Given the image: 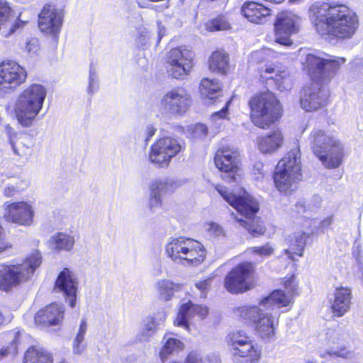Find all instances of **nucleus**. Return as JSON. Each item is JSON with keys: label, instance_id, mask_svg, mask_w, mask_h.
<instances>
[{"label": "nucleus", "instance_id": "obj_43", "mask_svg": "<svg viewBox=\"0 0 363 363\" xmlns=\"http://www.w3.org/2000/svg\"><path fill=\"white\" fill-rule=\"evenodd\" d=\"M12 339L9 345L4 346L0 349V360L9 357H14L18 353V345L19 343V333L11 332L9 333Z\"/></svg>", "mask_w": 363, "mask_h": 363}, {"label": "nucleus", "instance_id": "obj_64", "mask_svg": "<svg viewBox=\"0 0 363 363\" xmlns=\"http://www.w3.org/2000/svg\"><path fill=\"white\" fill-rule=\"evenodd\" d=\"M157 270V274H161V266H160V263H158V269Z\"/></svg>", "mask_w": 363, "mask_h": 363}, {"label": "nucleus", "instance_id": "obj_20", "mask_svg": "<svg viewBox=\"0 0 363 363\" xmlns=\"http://www.w3.org/2000/svg\"><path fill=\"white\" fill-rule=\"evenodd\" d=\"M282 284L285 291L275 290L269 296L263 298V305L274 303L278 308L289 306L295 294H297L298 284L294 275L285 277L282 280Z\"/></svg>", "mask_w": 363, "mask_h": 363}, {"label": "nucleus", "instance_id": "obj_42", "mask_svg": "<svg viewBox=\"0 0 363 363\" xmlns=\"http://www.w3.org/2000/svg\"><path fill=\"white\" fill-rule=\"evenodd\" d=\"M228 342L232 347V352L235 350V348H240L247 344L252 342L250 337L247 333L241 330H237L232 332L228 335Z\"/></svg>", "mask_w": 363, "mask_h": 363}, {"label": "nucleus", "instance_id": "obj_36", "mask_svg": "<svg viewBox=\"0 0 363 363\" xmlns=\"http://www.w3.org/2000/svg\"><path fill=\"white\" fill-rule=\"evenodd\" d=\"M229 65L228 55L224 51H215L208 61L209 69L212 72L225 74Z\"/></svg>", "mask_w": 363, "mask_h": 363}, {"label": "nucleus", "instance_id": "obj_12", "mask_svg": "<svg viewBox=\"0 0 363 363\" xmlns=\"http://www.w3.org/2000/svg\"><path fill=\"white\" fill-rule=\"evenodd\" d=\"M255 285L254 266L247 262L238 264L225 278V288L233 294L245 292Z\"/></svg>", "mask_w": 363, "mask_h": 363}, {"label": "nucleus", "instance_id": "obj_8", "mask_svg": "<svg viewBox=\"0 0 363 363\" xmlns=\"http://www.w3.org/2000/svg\"><path fill=\"white\" fill-rule=\"evenodd\" d=\"M324 35L328 38L347 40L351 38L359 27L357 14L347 6L338 5L333 7L328 16Z\"/></svg>", "mask_w": 363, "mask_h": 363}, {"label": "nucleus", "instance_id": "obj_39", "mask_svg": "<svg viewBox=\"0 0 363 363\" xmlns=\"http://www.w3.org/2000/svg\"><path fill=\"white\" fill-rule=\"evenodd\" d=\"M178 186L177 182L170 179H157L150 185V193L161 198L168 191Z\"/></svg>", "mask_w": 363, "mask_h": 363}, {"label": "nucleus", "instance_id": "obj_34", "mask_svg": "<svg viewBox=\"0 0 363 363\" xmlns=\"http://www.w3.org/2000/svg\"><path fill=\"white\" fill-rule=\"evenodd\" d=\"M164 345L160 352L161 361L164 363L169 356L178 353L184 347V343L179 339L166 334L163 337Z\"/></svg>", "mask_w": 363, "mask_h": 363}, {"label": "nucleus", "instance_id": "obj_38", "mask_svg": "<svg viewBox=\"0 0 363 363\" xmlns=\"http://www.w3.org/2000/svg\"><path fill=\"white\" fill-rule=\"evenodd\" d=\"M200 92L203 97L214 100L220 96V84L217 79H203L200 83Z\"/></svg>", "mask_w": 363, "mask_h": 363}, {"label": "nucleus", "instance_id": "obj_41", "mask_svg": "<svg viewBox=\"0 0 363 363\" xmlns=\"http://www.w3.org/2000/svg\"><path fill=\"white\" fill-rule=\"evenodd\" d=\"M53 248L57 250H69L74 245V238L67 234L59 233L51 238Z\"/></svg>", "mask_w": 363, "mask_h": 363}, {"label": "nucleus", "instance_id": "obj_15", "mask_svg": "<svg viewBox=\"0 0 363 363\" xmlns=\"http://www.w3.org/2000/svg\"><path fill=\"white\" fill-rule=\"evenodd\" d=\"M181 150L182 145L177 139L170 136L163 137L150 147L148 160L158 167H167Z\"/></svg>", "mask_w": 363, "mask_h": 363}, {"label": "nucleus", "instance_id": "obj_10", "mask_svg": "<svg viewBox=\"0 0 363 363\" xmlns=\"http://www.w3.org/2000/svg\"><path fill=\"white\" fill-rule=\"evenodd\" d=\"M345 62L344 58H324L310 53L306 56L302 64L303 69L308 72L313 81L324 82L329 81Z\"/></svg>", "mask_w": 363, "mask_h": 363}, {"label": "nucleus", "instance_id": "obj_30", "mask_svg": "<svg viewBox=\"0 0 363 363\" xmlns=\"http://www.w3.org/2000/svg\"><path fill=\"white\" fill-rule=\"evenodd\" d=\"M284 137L281 132L276 130L272 133L262 135L257 138L258 149L262 153H272L279 150L282 145Z\"/></svg>", "mask_w": 363, "mask_h": 363}, {"label": "nucleus", "instance_id": "obj_23", "mask_svg": "<svg viewBox=\"0 0 363 363\" xmlns=\"http://www.w3.org/2000/svg\"><path fill=\"white\" fill-rule=\"evenodd\" d=\"M6 218L9 221L21 225H30L34 211L31 205L25 201L14 202L7 205Z\"/></svg>", "mask_w": 363, "mask_h": 363}, {"label": "nucleus", "instance_id": "obj_9", "mask_svg": "<svg viewBox=\"0 0 363 363\" xmlns=\"http://www.w3.org/2000/svg\"><path fill=\"white\" fill-rule=\"evenodd\" d=\"M251 120L257 127L265 128L281 114V106L274 94L267 91L254 96L250 101Z\"/></svg>", "mask_w": 363, "mask_h": 363}, {"label": "nucleus", "instance_id": "obj_37", "mask_svg": "<svg viewBox=\"0 0 363 363\" xmlns=\"http://www.w3.org/2000/svg\"><path fill=\"white\" fill-rule=\"evenodd\" d=\"M24 363H53V359L45 350L30 347L25 353Z\"/></svg>", "mask_w": 363, "mask_h": 363}, {"label": "nucleus", "instance_id": "obj_7", "mask_svg": "<svg viewBox=\"0 0 363 363\" xmlns=\"http://www.w3.org/2000/svg\"><path fill=\"white\" fill-rule=\"evenodd\" d=\"M165 250L172 261L186 266H197L201 264L206 254L201 242L185 237L172 238L167 243Z\"/></svg>", "mask_w": 363, "mask_h": 363}, {"label": "nucleus", "instance_id": "obj_33", "mask_svg": "<svg viewBox=\"0 0 363 363\" xmlns=\"http://www.w3.org/2000/svg\"><path fill=\"white\" fill-rule=\"evenodd\" d=\"M232 353L235 363H257L260 357L259 352L255 347L252 342L242 347L235 348Z\"/></svg>", "mask_w": 363, "mask_h": 363}, {"label": "nucleus", "instance_id": "obj_31", "mask_svg": "<svg viewBox=\"0 0 363 363\" xmlns=\"http://www.w3.org/2000/svg\"><path fill=\"white\" fill-rule=\"evenodd\" d=\"M165 319L166 313L164 311L157 312L154 315L144 319L138 336L139 340H147L155 333L157 327L164 322Z\"/></svg>", "mask_w": 363, "mask_h": 363}, {"label": "nucleus", "instance_id": "obj_51", "mask_svg": "<svg viewBox=\"0 0 363 363\" xmlns=\"http://www.w3.org/2000/svg\"><path fill=\"white\" fill-rule=\"evenodd\" d=\"M326 340L329 345H339L342 342L340 333L334 330H328L326 333Z\"/></svg>", "mask_w": 363, "mask_h": 363}, {"label": "nucleus", "instance_id": "obj_11", "mask_svg": "<svg viewBox=\"0 0 363 363\" xmlns=\"http://www.w3.org/2000/svg\"><path fill=\"white\" fill-rule=\"evenodd\" d=\"M191 104L190 95L183 87L173 88L167 91L160 102V111L168 118L183 116Z\"/></svg>", "mask_w": 363, "mask_h": 363}, {"label": "nucleus", "instance_id": "obj_16", "mask_svg": "<svg viewBox=\"0 0 363 363\" xmlns=\"http://www.w3.org/2000/svg\"><path fill=\"white\" fill-rule=\"evenodd\" d=\"M301 21V17L292 11L279 13L274 23L275 42L286 47L292 45L291 36L298 33Z\"/></svg>", "mask_w": 363, "mask_h": 363}, {"label": "nucleus", "instance_id": "obj_63", "mask_svg": "<svg viewBox=\"0 0 363 363\" xmlns=\"http://www.w3.org/2000/svg\"><path fill=\"white\" fill-rule=\"evenodd\" d=\"M289 1L293 4H300L302 0H289Z\"/></svg>", "mask_w": 363, "mask_h": 363}, {"label": "nucleus", "instance_id": "obj_48", "mask_svg": "<svg viewBox=\"0 0 363 363\" xmlns=\"http://www.w3.org/2000/svg\"><path fill=\"white\" fill-rule=\"evenodd\" d=\"M150 39V34L145 28L138 29V35L136 38L138 46L142 47L147 45Z\"/></svg>", "mask_w": 363, "mask_h": 363}, {"label": "nucleus", "instance_id": "obj_46", "mask_svg": "<svg viewBox=\"0 0 363 363\" xmlns=\"http://www.w3.org/2000/svg\"><path fill=\"white\" fill-rule=\"evenodd\" d=\"M23 184V181L7 184L4 189V195L8 198L17 195L24 189Z\"/></svg>", "mask_w": 363, "mask_h": 363}, {"label": "nucleus", "instance_id": "obj_57", "mask_svg": "<svg viewBox=\"0 0 363 363\" xmlns=\"http://www.w3.org/2000/svg\"><path fill=\"white\" fill-rule=\"evenodd\" d=\"M8 247L9 245L4 238L3 228L0 225V253L4 252Z\"/></svg>", "mask_w": 363, "mask_h": 363}, {"label": "nucleus", "instance_id": "obj_59", "mask_svg": "<svg viewBox=\"0 0 363 363\" xmlns=\"http://www.w3.org/2000/svg\"><path fill=\"white\" fill-rule=\"evenodd\" d=\"M156 132V129L152 126H149L147 128V138L146 140H148L151 137H152Z\"/></svg>", "mask_w": 363, "mask_h": 363}, {"label": "nucleus", "instance_id": "obj_5", "mask_svg": "<svg viewBox=\"0 0 363 363\" xmlns=\"http://www.w3.org/2000/svg\"><path fill=\"white\" fill-rule=\"evenodd\" d=\"M41 263L40 253L35 251L20 264L0 265V290L9 291L28 281Z\"/></svg>", "mask_w": 363, "mask_h": 363}, {"label": "nucleus", "instance_id": "obj_25", "mask_svg": "<svg viewBox=\"0 0 363 363\" xmlns=\"http://www.w3.org/2000/svg\"><path fill=\"white\" fill-rule=\"evenodd\" d=\"M23 23L16 18L9 4L6 0H0V35L8 38Z\"/></svg>", "mask_w": 363, "mask_h": 363}, {"label": "nucleus", "instance_id": "obj_54", "mask_svg": "<svg viewBox=\"0 0 363 363\" xmlns=\"http://www.w3.org/2000/svg\"><path fill=\"white\" fill-rule=\"evenodd\" d=\"M26 50L31 55L36 54L39 50L38 40L33 38L29 40L26 46Z\"/></svg>", "mask_w": 363, "mask_h": 363}, {"label": "nucleus", "instance_id": "obj_6", "mask_svg": "<svg viewBox=\"0 0 363 363\" xmlns=\"http://www.w3.org/2000/svg\"><path fill=\"white\" fill-rule=\"evenodd\" d=\"M301 153L291 150L279 162L274 175L277 189L284 194L294 191L301 180Z\"/></svg>", "mask_w": 363, "mask_h": 363}, {"label": "nucleus", "instance_id": "obj_13", "mask_svg": "<svg viewBox=\"0 0 363 363\" xmlns=\"http://www.w3.org/2000/svg\"><path fill=\"white\" fill-rule=\"evenodd\" d=\"M194 53L185 46L172 48L166 62L167 72L177 79H183L188 76L194 67Z\"/></svg>", "mask_w": 363, "mask_h": 363}, {"label": "nucleus", "instance_id": "obj_61", "mask_svg": "<svg viewBox=\"0 0 363 363\" xmlns=\"http://www.w3.org/2000/svg\"><path fill=\"white\" fill-rule=\"evenodd\" d=\"M5 322V318L4 317V315H2V313L0 312V325L4 324Z\"/></svg>", "mask_w": 363, "mask_h": 363}, {"label": "nucleus", "instance_id": "obj_40", "mask_svg": "<svg viewBox=\"0 0 363 363\" xmlns=\"http://www.w3.org/2000/svg\"><path fill=\"white\" fill-rule=\"evenodd\" d=\"M33 145V138L28 135L21 136L16 142L12 143L13 150L20 156L30 155Z\"/></svg>", "mask_w": 363, "mask_h": 363}, {"label": "nucleus", "instance_id": "obj_53", "mask_svg": "<svg viewBox=\"0 0 363 363\" xmlns=\"http://www.w3.org/2000/svg\"><path fill=\"white\" fill-rule=\"evenodd\" d=\"M208 231L211 235L216 237L225 235V231L223 227L216 223H211L208 224Z\"/></svg>", "mask_w": 363, "mask_h": 363}, {"label": "nucleus", "instance_id": "obj_32", "mask_svg": "<svg viewBox=\"0 0 363 363\" xmlns=\"http://www.w3.org/2000/svg\"><path fill=\"white\" fill-rule=\"evenodd\" d=\"M310 236V233L301 230L294 233L289 241V248L284 250L285 254L289 255V257L293 261L296 260L294 255L303 257L306 240Z\"/></svg>", "mask_w": 363, "mask_h": 363}, {"label": "nucleus", "instance_id": "obj_4", "mask_svg": "<svg viewBox=\"0 0 363 363\" xmlns=\"http://www.w3.org/2000/svg\"><path fill=\"white\" fill-rule=\"evenodd\" d=\"M263 299L258 306H242L235 311L240 318L254 323L256 334L262 339H272L279 325V315L274 314V303L263 305Z\"/></svg>", "mask_w": 363, "mask_h": 363}, {"label": "nucleus", "instance_id": "obj_50", "mask_svg": "<svg viewBox=\"0 0 363 363\" xmlns=\"http://www.w3.org/2000/svg\"><path fill=\"white\" fill-rule=\"evenodd\" d=\"M208 128L202 123L196 124L191 130V135L194 138H203L207 135Z\"/></svg>", "mask_w": 363, "mask_h": 363}, {"label": "nucleus", "instance_id": "obj_29", "mask_svg": "<svg viewBox=\"0 0 363 363\" xmlns=\"http://www.w3.org/2000/svg\"><path fill=\"white\" fill-rule=\"evenodd\" d=\"M242 13L250 22L262 23L271 15V9L264 5L255 2H245L241 9Z\"/></svg>", "mask_w": 363, "mask_h": 363}, {"label": "nucleus", "instance_id": "obj_58", "mask_svg": "<svg viewBox=\"0 0 363 363\" xmlns=\"http://www.w3.org/2000/svg\"><path fill=\"white\" fill-rule=\"evenodd\" d=\"M157 29H158V40H157V43H159L161 38H162V36L164 34V27L162 25L161 22L159 21H157Z\"/></svg>", "mask_w": 363, "mask_h": 363}, {"label": "nucleus", "instance_id": "obj_26", "mask_svg": "<svg viewBox=\"0 0 363 363\" xmlns=\"http://www.w3.org/2000/svg\"><path fill=\"white\" fill-rule=\"evenodd\" d=\"M333 6L327 3L315 2L308 9V16L317 32L324 35L328 21V16Z\"/></svg>", "mask_w": 363, "mask_h": 363}, {"label": "nucleus", "instance_id": "obj_35", "mask_svg": "<svg viewBox=\"0 0 363 363\" xmlns=\"http://www.w3.org/2000/svg\"><path fill=\"white\" fill-rule=\"evenodd\" d=\"M181 288V284L166 279L158 280L155 284V289L159 298L166 301H169L174 293L179 291Z\"/></svg>", "mask_w": 363, "mask_h": 363}, {"label": "nucleus", "instance_id": "obj_24", "mask_svg": "<svg viewBox=\"0 0 363 363\" xmlns=\"http://www.w3.org/2000/svg\"><path fill=\"white\" fill-rule=\"evenodd\" d=\"M55 290L62 292L72 308L75 306L77 281L69 269L65 268L58 275L55 281Z\"/></svg>", "mask_w": 363, "mask_h": 363}, {"label": "nucleus", "instance_id": "obj_19", "mask_svg": "<svg viewBox=\"0 0 363 363\" xmlns=\"http://www.w3.org/2000/svg\"><path fill=\"white\" fill-rule=\"evenodd\" d=\"M62 20V10L46 4L39 14L38 26L41 31L56 35L60 31Z\"/></svg>", "mask_w": 363, "mask_h": 363}, {"label": "nucleus", "instance_id": "obj_56", "mask_svg": "<svg viewBox=\"0 0 363 363\" xmlns=\"http://www.w3.org/2000/svg\"><path fill=\"white\" fill-rule=\"evenodd\" d=\"M185 363H203V362L198 354L191 352L186 357Z\"/></svg>", "mask_w": 363, "mask_h": 363}, {"label": "nucleus", "instance_id": "obj_52", "mask_svg": "<svg viewBox=\"0 0 363 363\" xmlns=\"http://www.w3.org/2000/svg\"><path fill=\"white\" fill-rule=\"evenodd\" d=\"M161 204L162 199L150 193L147 203L149 210L155 213L161 206Z\"/></svg>", "mask_w": 363, "mask_h": 363}, {"label": "nucleus", "instance_id": "obj_3", "mask_svg": "<svg viewBox=\"0 0 363 363\" xmlns=\"http://www.w3.org/2000/svg\"><path fill=\"white\" fill-rule=\"evenodd\" d=\"M308 140L314 155L325 168L335 169L340 166L344 148L338 138L320 129H313Z\"/></svg>", "mask_w": 363, "mask_h": 363}, {"label": "nucleus", "instance_id": "obj_49", "mask_svg": "<svg viewBox=\"0 0 363 363\" xmlns=\"http://www.w3.org/2000/svg\"><path fill=\"white\" fill-rule=\"evenodd\" d=\"M230 104V101H228L223 108H222L219 111L213 113L211 116V121L213 123H216L217 121H218V125H221V121L224 119L228 113V108Z\"/></svg>", "mask_w": 363, "mask_h": 363}, {"label": "nucleus", "instance_id": "obj_60", "mask_svg": "<svg viewBox=\"0 0 363 363\" xmlns=\"http://www.w3.org/2000/svg\"><path fill=\"white\" fill-rule=\"evenodd\" d=\"M332 223V218L328 217L321 222V227L326 228Z\"/></svg>", "mask_w": 363, "mask_h": 363}, {"label": "nucleus", "instance_id": "obj_18", "mask_svg": "<svg viewBox=\"0 0 363 363\" xmlns=\"http://www.w3.org/2000/svg\"><path fill=\"white\" fill-rule=\"evenodd\" d=\"M27 78V72L13 61L0 65V89H12L23 84Z\"/></svg>", "mask_w": 363, "mask_h": 363}, {"label": "nucleus", "instance_id": "obj_55", "mask_svg": "<svg viewBox=\"0 0 363 363\" xmlns=\"http://www.w3.org/2000/svg\"><path fill=\"white\" fill-rule=\"evenodd\" d=\"M212 282V279L211 278L206 279L205 280L199 281L196 284V286L198 289H199L202 293L208 289Z\"/></svg>", "mask_w": 363, "mask_h": 363}, {"label": "nucleus", "instance_id": "obj_1", "mask_svg": "<svg viewBox=\"0 0 363 363\" xmlns=\"http://www.w3.org/2000/svg\"><path fill=\"white\" fill-rule=\"evenodd\" d=\"M215 188L226 202L239 212L241 216H245V219H242L238 218L235 213H232L233 218L240 225L246 228L255 237L264 233L265 228L259 218L256 216L259 206L253 196L244 189H240L239 193L235 194L230 192L226 186L220 184L216 185Z\"/></svg>", "mask_w": 363, "mask_h": 363}, {"label": "nucleus", "instance_id": "obj_45", "mask_svg": "<svg viewBox=\"0 0 363 363\" xmlns=\"http://www.w3.org/2000/svg\"><path fill=\"white\" fill-rule=\"evenodd\" d=\"M86 330V324L83 321L80 325L79 332L74 340L73 350L76 354H80L84 350V345H81L84 340V335Z\"/></svg>", "mask_w": 363, "mask_h": 363}, {"label": "nucleus", "instance_id": "obj_22", "mask_svg": "<svg viewBox=\"0 0 363 363\" xmlns=\"http://www.w3.org/2000/svg\"><path fill=\"white\" fill-rule=\"evenodd\" d=\"M260 77L263 79H273L281 91L291 88L293 79L286 68H281L277 65H266L259 68Z\"/></svg>", "mask_w": 363, "mask_h": 363}, {"label": "nucleus", "instance_id": "obj_17", "mask_svg": "<svg viewBox=\"0 0 363 363\" xmlns=\"http://www.w3.org/2000/svg\"><path fill=\"white\" fill-rule=\"evenodd\" d=\"M328 92L325 87L318 82L306 86L301 96V106L306 111H313L325 106Z\"/></svg>", "mask_w": 363, "mask_h": 363}, {"label": "nucleus", "instance_id": "obj_28", "mask_svg": "<svg viewBox=\"0 0 363 363\" xmlns=\"http://www.w3.org/2000/svg\"><path fill=\"white\" fill-rule=\"evenodd\" d=\"M63 315L62 307L56 303H52L36 313L35 321L37 324L56 325L61 323Z\"/></svg>", "mask_w": 363, "mask_h": 363}, {"label": "nucleus", "instance_id": "obj_62", "mask_svg": "<svg viewBox=\"0 0 363 363\" xmlns=\"http://www.w3.org/2000/svg\"><path fill=\"white\" fill-rule=\"evenodd\" d=\"M263 52H264L263 51H257V52H255L254 55L256 57H261L262 55Z\"/></svg>", "mask_w": 363, "mask_h": 363}, {"label": "nucleus", "instance_id": "obj_21", "mask_svg": "<svg viewBox=\"0 0 363 363\" xmlns=\"http://www.w3.org/2000/svg\"><path fill=\"white\" fill-rule=\"evenodd\" d=\"M208 313L207 307L193 304L189 301L181 305L174 324L176 326L189 329L190 324L203 320Z\"/></svg>", "mask_w": 363, "mask_h": 363}, {"label": "nucleus", "instance_id": "obj_27", "mask_svg": "<svg viewBox=\"0 0 363 363\" xmlns=\"http://www.w3.org/2000/svg\"><path fill=\"white\" fill-rule=\"evenodd\" d=\"M351 290L345 287L336 289L333 297L330 299V308L334 316L342 317L350 308Z\"/></svg>", "mask_w": 363, "mask_h": 363}, {"label": "nucleus", "instance_id": "obj_44", "mask_svg": "<svg viewBox=\"0 0 363 363\" xmlns=\"http://www.w3.org/2000/svg\"><path fill=\"white\" fill-rule=\"evenodd\" d=\"M206 29L208 31L227 30L230 28V23L228 18L220 15L205 23Z\"/></svg>", "mask_w": 363, "mask_h": 363}, {"label": "nucleus", "instance_id": "obj_14", "mask_svg": "<svg viewBox=\"0 0 363 363\" xmlns=\"http://www.w3.org/2000/svg\"><path fill=\"white\" fill-rule=\"evenodd\" d=\"M238 157V150L229 147H221L216 152L215 164L223 172L221 177L228 183H236L241 179Z\"/></svg>", "mask_w": 363, "mask_h": 363}, {"label": "nucleus", "instance_id": "obj_47", "mask_svg": "<svg viewBox=\"0 0 363 363\" xmlns=\"http://www.w3.org/2000/svg\"><path fill=\"white\" fill-rule=\"evenodd\" d=\"M249 251L264 257L270 256L274 252V249L269 244H267L260 247H251Z\"/></svg>", "mask_w": 363, "mask_h": 363}, {"label": "nucleus", "instance_id": "obj_2", "mask_svg": "<svg viewBox=\"0 0 363 363\" xmlns=\"http://www.w3.org/2000/svg\"><path fill=\"white\" fill-rule=\"evenodd\" d=\"M47 96V89L40 84L33 83L18 95L14 106L15 116L23 127L32 125L42 110Z\"/></svg>", "mask_w": 363, "mask_h": 363}]
</instances>
